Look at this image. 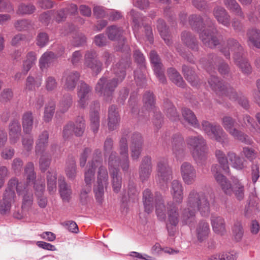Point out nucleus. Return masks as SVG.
<instances>
[{
    "label": "nucleus",
    "mask_w": 260,
    "mask_h": 260,
    "mask_svg": "<svg viewBox=\"0 0 260 260\" xmlns=\"http://www.w3.org/2000/svg\"><path fill=\"white\" fill-rule=\"evenodd\" d=\"M119 152L120 158H117L115 152H112L108 158V165L113 191L118 192L121 187V179L118 176V167L121 166L124 171L128 170L129 161L128 157V146L126 139L122 138L120 141Z\"/></svg>",
    "instance_id": "obj_1"
},
{
    "label": "nucleus",
    "mask_w": 260,
    "mask_h": 260,
    "mask_svg": "<svg viewBox=\"0 0 260 260\" xmlns=\"http://www.w3.org/2000/svg\"><path fill=\"white\" fill-rule=\"evenodd\" d=\"M197 211L203 216L207 215L210 212V205L203 192L192 189L189 193L186 208L182 213V219L184 224L190 225L193 222Z\"/></svg>",
    "instance_id": "obj_2"
},
{
    "label": "nucleus",
    "mask_w": 260,
    "mask_h": 260,
    "mask_svg": "<svg viewBox=\"0 0 260 260\" xmlns=\"http://www.w3.org/2000/svg\"><path fill=\"white\" fill-rule=\"evenodd\" d=\"M125 67L126 64L123 62L116 64L113 70L114 74L118 77L117 80L115 79L108 80L105 77H102L95 86V91L103 94L106 98H110L118 82L122 81L124 79L125 75Z\"/></svg>",
    "instance_id": "obj_3"
},
{
    "label": "nucleus",
    "mask_w": 260,
    "mask_h": 260,
    "mask_svg": "<svg viewBox=\"0 0 260 260\" xmlns=\"http://www.w3.org/2000/svg\"><path fill=\"white\" fill-rule=\"evenodd\" d=\"M218 168V166H214L212 169V173L223 191L226 194L230 196L234 193L238 200H242L244 197V185L236 178L233 180V185H232L224 175L218 173L217 170Z\"/></svg>",
    "instance_id": "obj_4"
},
{
    "label": "nucleus",
    "mask_w": 260,
    "mask_h": 260,
    "mask_svg": "<svg viewBox=\"0 0 260 260\" xmlns=\"http://www.w3.org/2000/svg\"><path fill=\"white\" fill-rule=\"evenodd\" d=\"M155 212L159 220L164 221L167 218V229L170 226H177L179 222L180 219L179 209L174 203H168L166 207L161 199L158 200L156 201Z\"/></svg>",
    "instance_id": "obj_5"
},
{
    "label": "nucleus",
    "mask_w": 260,
    "mask_h": 260,
    "mask_svg": "<svg viewBox=\"0 0 260 260\" xmlns=\"http://www.w3.org/2000/svg\"><path fill=\"white\" fill-rule=\"evenodd\" d=\"M221 51L226 58L230 57V52H233L235 54L234 58L235 63L239 67L242 72L245 74L251 72V68L249 63L241 55L242 48L236 40H228L226 46L221 49Z\"/></svg>",
    "instance_id": "obj_6"
},
{
    "label": "nucleus",
    "mask_w": 260,
    "mask_h": 260,
    "mask_svg": "<svg viewBox=\"0 0 260 260\" xmlns=\"http://www.w3.org/2000/svg\"><path fill=\"white\" fill-rule=\"evenodd\" d=\"M186 144L197 162H202L207 158V148L202 136H190L186 139Z\"/></svg>",
    "instance_id": "obj_7"
},
{
    "label": "nucleus",
    "mask_w": 260,
    "mask_h": 260,
    "mask_svg": "<svg viewBox=\"0 0 260 260\" xmlns=\"http://www.w3.org/2000/svg\"><path fill=\"white\" fill-rule=\"evenodd\" d=\"M22 184L19 183L16 178H12L9 181L8 187L6 189L3 199L0 202L1 214H6L10 211L11 205L14 202L15 190H16L18 193H20L22 190Z\"/></svg>",
    "instance_id": "obj_8"
},
{
    "label": "nucleus",
    "mask_w": 260,
    "mask_h": 260,
    "mask_svg": "<svg viewBox=\"0 0 260 260\" xmlns=\"http://www.w3.org/2000/svg\"><path fill=\"white\" fill-rule=\"evenodd\" d=\"M202 130L212 139L224 145L228 143V136L219 125H213L207 121L202 123Z\"/></svg>",
    "instance_id": "obj_9"
},
{
    "label": "nucleus",
    "mask_w": 260,
    "mask_h": 260,
    "mask_svg": "<svg viewBox=\"0 0 260 260\" xmlns=\"http://www.w3.org/2000/svg\"><path fill=\"white\" fill-rule=\"evenodd\" d=\"M235 120L230 116H224L222 118V125L224 129L234 138L243 143L250 145L252 141L246 135L235 127Z\"/></svg>",
    "instance_id": "obj_10"
},
{
    "label": "nucleus",
    "mask_w": 260,
    "mask_h": 260,
    "mask_svg": "<svg viewBox=\"0 0 260 260\" xmlns=\"http://www.w3.org/2000/svg\"><path fill=\"white\" fill-rule=\"evenodd\" d=\"M95 155L90 162V167H93L94 170H97V183H108V174L106 168L103 165L101 153L99 151L95 152Z\"/></svg>",
    "instance_id": "obj_11"
},
{
    "label": "nucleus",
    "mask_w": 260,
    "mask_h": 260,
    "mask_svg": "<svg viewBox=\"0 0 260 260\" xmlns=\"http://www.w3.org/2000/svg\"><path fill=\"white\" fill-rule=\"evenodd\" d=\"M123 30L119 27L112 25L108 27L107 34L108 38L112 41H117L118 45L116 46L117 51H128L129 48L125 45L123 38Z\"/></svg>",
    "instance_id": "obj_12"
},
{
    "label": "nucleus",
    "mask_w": 260,
    "mask_h": 260,
    "mask_svg": "<svg viewBox=\"0 0 260 260\" xmlns=\"http://www.w3.org/2000/svg\"><path fill=\"white\" fill-rule=\"evenodd\" d=\"M85 123L82 118L75 123L69 122L63 128L62 136L64 139L71 138L74 134L76 136H81L83 134Z\"/></svg>",
    "instance_id": "obj_13"
},
{
    "label": "nucleus",
    "mask_w": 260,
    "mask_h": 260,
    "mask_svg": "<svg viewBox=\"0 0 260 260\" xmlns=\"http://www.w3.org/2000/svg\"><path fill=\"white\" fill-rule=\"evenodd\" d=\"M180 173L184 183L191 185L196 182L197 174L195 167L190 163L184 162L180 167Z\"/></svg>",
    "instance_id": "obj_14"
},
{
    "label": "nucleus",
    "mask_w": 260,
    "mask_h": 260,
    "mask_svg": "<svg viewBox=\"0 0 260 260\" xmlns=\"http://www.w3.org/2000/svg\"><path fill=\"white\" fill-rule=\"evenodd\" d=\"M157 175L156 180L158 183L163 184L172 178L171 170L168 165L167 159L159 160L157 166Z\"/></svg>",
    "instance_id": "obj_15"
},
{
    "label": "nucleus",
    "mask_w": 260,
    "mask_h": 260,
    "mask_svg": "<svg viewBox=\"0 0 260 260\" xmlns=\"http://www.w3.org/2000/svg\"><path fill=\"white\" fill-rule=\"evenodd\" d=\"M96 52L94 51H87L85 55L84 66L90 68L96 75L101 71L102 63L95 59Z\"/></svg>",
    "instance_id": "obj_16"
},
{
    "label": "nucleus",
    "mask_w": 260,
    "mask_h": 260,
    "mask_svg": "<svg viewBox=\"0 0 260 260\" xmlns=\"http://www.w3.org/2000/svg\"><path fill=\"white\" fill-rule=\"evenodd\" d=\"M211 29L212 33L209 32L208 29H204L200 32V38L206 46L213 48L218 44L219 41L214 35L216 30H214L213 27Z\"/></svg>",
    "instance_id": "obj_17"
},
{
    "label": "nucleus",
    "mask_w": 260,
    "mask_h": 260,
    "mask_svg": "<svg viewBox=\"0 0 260 260\" xmlns=\"http://www.w3.org/2000/svg\"><path fill=\"white\" fill-rule=\"evenodd\" d=\"M132 157L134 159H137L141 153L143 140L141 135L139 133H135L131 137Z\"/></svg>",
    "instance_id": "obj_18"
},
{
    "label": "nucleus",
    "mask_w": 260,
    "mask_h": 260,
    "mask_svg": "<svg viewBox=\"0 0 260 260\" xmlns=\"http://www.w3.org/2000/svg\"><path fill=\"white\" fill-rule=\"evenodd\" d=\"M150 59L153 64L154 72L159 81L162 83L166 81L164 75V72L161 69V65L158 55L154 51H151L150 53Z\"/></svg>",
    "instance_id": "obj_19"
},
{
    "label": "nucleus",
    "mask_w": 260,
    "mask_h": 260,
    "mask_svg": "<svg viewBox=\"0 0 260 260\" xmlns=\"http://www.w3.org/2000/svg\"><path fill=\"white\" fill-rule=\"evenodd\" d=\"M210 233V226L208 222L201 221L197 225L196 235L200 242L206 240Z\"/></svg>",
    "instance_id": "obj_20"
},
{
    "label": "nucleus",
    "mask_w": 260,
    "mask_h": 260,
    "mask_svg": "<svg viewBox=\"0 0 260 260\" xmlns=\"http://www.w3.org/2000/svg\"><path fill=\"white\" fill-rule=\"evenodd\" d=\"M79 78V74L77 72H67L64 76V87L67 90H73L75 88L76 83Z\"/></svg>",
    "instance_id": "obj_21"
},
{
    "label": "nucleus",
    "mask_w": 260,
    "mask_h": 260,
    "mask_svg": "<svg viewBox=\"0 0 260 260\" xmlns=\"http://www.w3.org/2000/svg\"><path fill=\"white\" fill-rule=\"evenodd\" d=\"M183 186L178 180L173 181L171 184V192L174 200L178 203L182 202L183 198Z\"/></svg>",
    "instance_id": "obj_22"
},
{
    "label": "nucleus",
    "mask_w": 260,
    "mask_h": 260,
    "mask_svg": "<svg viewBox=\"0 0 260 260\" xmlns=\"http://www.w3.org/2000/svg\"><path fill=\"white\" fill-rule=\"evenodd\" d=\"M213 14L219 23L225 26L230 25V16L223 8L220 7H215L213 11Z\"/></svg>",
    "instance_id": "obj_23"
},
{
    "label": "nucleus",
    "mask_w": 260,
    "mask_h": 260,
    "mask_svg": "<svg viewBox=\"0 0 260 260\" xmlns=\"http://www.w3.org/2000/svg\"><path fill=\"white\" fill-rule=\"evenodd\" d=\"M151 172V158L145 157L141 164L140 168V177L142 181L146 180L150 175Z\"/></svg>",
    "instance_id": "obj_24"
},
{
    "label": "nucleus",
    "mask_w": 260,
    "mask_h": 260,
    "mask_svg": "<svg viewBox=\"0 0 260 260\" xmlns=\"http://www.w3.org/2000/svg\"><path fill=\"white\" fill-rule=\"evenodd\" d=\"M215 155L216 159H217L218 162H219L220 165H214L212 166L211 168V170L212 168L215 166H218L219 167L218 169V172L219 174H221L220 172V169L221 168L225 172H228L229 170V160L226 158L225 153L220 150H216L215 152Z\"/></svg>",
    "instance_id": "obj_25"
},
{
    "label": "nucleus",
    "mask_w": 260,
    "mask_h": 260,
    "mask_svg": "<svg viewBox=\"0 0 260 260\" xmlns=\"http://www.w3.org/2000/svg\"><path fill=\"white\" fill-rule=\"evenodd\" d=\"M211 223L213 230L217 234H223L225 231V221L220 216L212 215L211 218Z\"/></svg>",
    "instance_id": "obj_26"
},
{
    "label": "nucleus",
    "mask_w": 260,
    "mask_h": 260,
    "mask_svg": "<svg viewBox=\"0 0 260 260\" xmlns=\"http://www.w3.org/2000/svg\"><path fill=\"white\" fill-rule=\"evenodd\" d=\"M120 121V118L116 111V107L111 106L109 109L108 113V126L110 130H114L117 128Z\"/></svg>",
    "instance_id": "obj_27"
},
{
    "label": "nucleus",
    "mask_w": 260,
    "mask_h": 260,
    "mask_svg": "<svg viewBox=\"0 0 260 260\" xmlns=\"http://www.w3.org/2000/svg\"><path fill=\"white\" fill-rule=\"evenodd\" d=\"M34 188L36 190V194L38 198V205L41 208H45L47 204V200L46 198L42 197V194L45 189V181L42 180L35 183Z\"/></svg>",
    "instance_id": "obj_28"
},
{
    "label": "nucleus",
    "mask_w": 260,
    "mask_h": 260,
    "mask_svg": "<svg viewBox=\"0 0 260 260\" xmlns=\"http://www.w3.org/2000/svg\"><path fill=\"white\" fill-rule=\"evenodd\" d=\"M228 160L231 166L237 170H241L245 167V160L233 152H228Z\"/></svg>",
    "instance_id": "obj_29"
},
{
    "label": "nucleus",
    "mask_w": 260,
    "mask_h": 260,
    "mask_svg": "<svg viewBox=\"0 0 260 260\" xmlns=\"http://www.w3.org/2000/svg\"><path fill=\"white\" fill-rule=\"evenodd\" d=\"M226 93L230 99L237 101L238 103L245 109L248 108L249 104L247 99L241 94H238L233 88L227 89Z\"/></svg>",
    "instance_id": "obj_30"
},
{
    "label": "nucleus",
    "mask_w": 260,
    "mask_h": 260,
    "mask_svg": "<svg viewBox=\"0 0 260 260\" xmlns=\"http://www.w3.org/2000/svg\"><path fill=\"white\" fill-rule=\"evenodd\" d=\"M58 181L60 197L64 202H68L72 194L71 187L67 185L64 179H59Z\"/></svg>",
    "instance_id": "obj_31"
},
{
    "label": "nucleus",
    "mask_w": 260,
    "mask_h": 260,
    "mask_svg": "<svg viewBox=\"0 0 260 260\" xmlns=\"http://www.w3.org/2000/svg\"><path fill=\"white\" fill-rule=\"evenodd\" d=\"M143 202L145 211L151 213L153 209V199L150 191L147 189L143 192Z\"/></svg>",
    "instance_id": "obj_32"
},
{
    "label": "nucleus",
    "mask_w": 260,
    "mask_h": 260,
    "mask_svg": "<svg viewBox=\"0 0 260 260\" xmlns=\"http://www.w3.org/2000/svg\"><path fill=\"white\" fill-rule=\"evenodd\" d=\"M182 116L184 120L190 125L195 128L199 127V124L196 115L190 110L187 108L182 109Z\"/></svg>",
    "instance_id": "obj_33"
},
{
    "label": "nucleus",
    "mask_w": 260,
    "mask_h": 260,
    "mask_svg": "<svg viewBox=\"0 0 260 260\" xmlns=\"http://www.w3.org/2000/svg\"><path fill=\"white\" fill-rule=\"evenodd\" d=\"M248 42L251 44L260 48V30L257 29H251L247 32Z\"/></svg>",
    "instance_id": "obj_34"
},
{
    "label": "nucleus",
    "mask_w": 260,
    "mask_h": 260,
    "mask_svg": "<svg viewBox=\"0 0 260 260\" xmlns=\"http://www.w3.org/2000/svg\"><path fill=\"white\" fill-rule=\"evenodd\" d=\"M49 134L47 131H44L40 136L36 145V152L44 151L48 142Z\"/></svg>",
    "instance_id": "obj_35"
},
{
    "label": "nucleus",
    "mask_w": 260,
    "mask_h": 260,
    "mask_svg": "<svg viewBox=\"0 0 260 260\" xmlns=\"http://www.w3.org/2000/svg\"><path fill=\"white\" fill-rule=\"evenodd\" d=\"M168 72L169 77L173 82L178 86L182 87L184 86V81L181 76L175 69L173 68H170L168 70Z\"/></svg>",
    "instance_id": "obj_36"
},
{
    "label": "nucleus",
    "mask_w": 260,
    "mask_h": 260,
    "mask_svg": "<svg viewBox=\"0 0 260 260\" xmlns=\"http://www.w3.org/2000/svg\"><path fill=\"white\" fill-rule=\"evenodd\" d=\"M182 71L186 80L190 83L192 86L197 85L198 78L194 74V72L189 67L184 66L182 67Z\"/></svg>",
    "instance_id": "obj_37"
},
{
    "label": "nucleus",
    "mask_w": 260,
    "mask_h": 260,
    "mask_svg": "<svg viewBox=\"0 0 260 260\" xmlns=\"http://www.w3.org/2000/svg\"><path fill=\"white\" fill-rule=\"evenodd\" d=\"M22 125L23 130L25 133L29 134L31 132L32 125V115L31 112L25 113L22 119Z\"/></svg>",
    "instance_id": "obj_38"
},
{
    "label": "nucleus",
    "mask_w": 260,
    "mask_h": 260,
    "mask_svg": "<svg viewBox=\"0 0 260 260\" xmlns=\"http://www.w3.org/2000/svg\"><path fill=\"white\" fill-rule=\"evenodd\" d=\"M224 4L227 8L235 12L236 15L243 17V13L236 0H224Z\"/></svg>",
    "instance_id": "obj_39"
},
{
    "label": "nucleus",
    "mask_w": 260,
    "mask_h": 260,
    "mask_svg": "<svg viewBox=\"0 0 260 260\" xmlns=\"http://www.w3.org/2000/svg\"><path fill=\"white\" fill-rule=\"evenodd\" d=\"M9 129L10 138L13 142H15L21 131L20 124L17 120H14L10 124Z\"/></svg>",
    "instance_id": "obj_40"
},
{
    "label": "nucleus",
    "mask_w": 260,
    "mask_h": 260,
    "mask_svg": "<svg viewBox=\"0 0 260 260\" xmlns=\"http://www.w3.org/2000/svg\"><path fill=\"white\" fill-rule=\"evenodd\" d=\"M157 27L162 38L168 45H169L170 43V37L164 21L162 20H158Z\"/></svg>",
    "instance_id": "obj_41"
},
{
    "label": "nucleus",
    "mask_w": 260,
    "mask_h": 260,
    "mask_svg": "<svg viewBox=\"0 0 260 260\" xmlns=\"http://www.w3.org/2000/svg\"><path fill=\"white\" fill-rule=\"evenodd\" d=\"M56 173L55 172H48L47 175L48 190L50 193L54 192L56 190Z\"/></svg>",
    "instance_id": "obj_42"
},
{
    "label": "nucleus",
    "mask_w": 260,
    "mask_h": 260,
    "mask_svg": "<svg viewBox=\"0 0 260 260\" xmlns=\"http://www.w3.org/2000/svg\"><path fill=\"white\" fill-rule=\"evenodd\" d=\"M107 184H108L97 183V185L94 187L93 191L95 193L96 200L100 203H102L103 201L104 187H106Z\"/></svg>",
    "instance_id": "obj_43"
},
{
    "label": "nucleus",
    "mask_w": 260,
    "mask_h": 260,
    "mask_svg": "<svg viewBox=\"0 0 260 260\" xmlns=\"http://www.w3.org/2000/svg\"><path fill=\"white\" fill-rule=\"evenodd\" d=\"M55 111V104L54 102H51L47 105L45 108L44 113V120L46 122H49L51 119Z\"/></svg>",
    "instance_id": "obj_44"
},
{
    "label": "nucleus",
    "mask_w": 260,
    "mask_h": 260,
    "mask_svg": "<svg viewBox=\"0 0 260 260\" xmlns=\"http://www.w3.org/2000/svg\"><path fill=\"white\" fill-rule=\"evenodd\" d=\"M42 152L43 153L40 158L39 166L41 170L44 172L47 169L50 165L51 157L47 153H45L44 151Z\"/></svg>",
    "instance_id": "obj_45"
},
{
    "label": "nucleus",
    "mask_w": 260,
    "mask_h": 260,
    "mask_svg": "<svg viewBox=\"0 0 260 260\" xmlns=\"http://www.w3.org/2000/svg\"><path fill=\"white\" fill-rule=\"evenodd\" d=\"M89 162L87 166L86 170L84 174V181L86 185H91L94 179V170L93 167H90Z\"/></svg>",
    "instance_id": "obj_46"
},
{
    "label": "nucleus",
    "mask_w": 260,
    "mask_h": 260,
    "mask_svg": "<svg viewBox=\"0 0 260 260\" xmlns=\"http://www.w3.org/2000/svg\"><path fill=\"white\" fill-rule=\"evenodd\" d=\"M56 56L52 52H46L41 56L40 59V67L42 68L52 61L55 58Z\"/></svg>",
    "instance_id": "obj_47"
},
{
    "label": "nucleus",
    "mask_w": 260,
    "mask_h": 260,
    "mask_svg": "<svg viewBox=\"0 0 260 260\" xmlns=\"http://www.w3.org/2000/svg\"><path fill=\"white\" fill-rule=\"evenodd\" d=\"M208 83L211 88L216 91H222L224 90L222 83L215 76H212L209 79Z\"/></svg>",
    "instance_id": "obj_48"
},
{
    "label": "nucleus",
    "mask_w": 260,
    "mask_h": 260,
    "mask_svg": "<svg viewBox=\"0 0 260 260\" xmlns=\"http://www.w3.org/2000/svg\"><path fill=\"white\" fill-rule=\"evenodd\" d=\"M66 173L67 177L70 179H74L75 178L76 175V167L74 160H72L67 163Z\"/></svg>",
    "instance_id": "obj_49"
},
{
    "label": "nucleus",
    "mask_w": 260,
    "mask_h": 260,
    "mask_svg": "<svg viewBox=\"0 0 260 260\" xmlns=\"http://www.w3.org/2000/svg\"><path fill=\"white\" fill-rule=\"evenodd\" d=\"M72 104V97L70 94L63 96L59 105L60 110L62 112L67 111Z\"/></svg>",
    "instance_id": "obj_50"
},
{
    "label": "nucleus",
    "mask_w": 260,
    "mask_h": 260,
    "mask_svg": "<svg viewBox=\"0 0 260 260\" xmlns=\"http://www.w3.org/2000/svg\"><path fill=\"white\" fill-rule=\"evenodd\" d=\"M32 66V53L29 52L23 61L22 73L26 75Z\"/></svg>",
    "instance_id": "obj_51"
},
{
    "label": "nucleus",
    "mask_w": 260,
    "mask_h": 260,
    "mask_svg": "<svg viewBox=\"0 0 260 260\" xmlns=\"http://www.w3.org/2000/svg\"><path fill=\"white\" fill-rule=\"evenodd\" d=\"M91 127L94 133H96L99 127L100 119L99 113L94 111L90 114Z\"/></svg>",
    "instance_id": "obj_52"
},
{
    "label": "nucleus",
    "mask_w": 260,
    "mask_h": 260,
    "mask_svg": "<svg viewBox=\"0 0 260 260\" xmlns=\"http://www.w3.org/2000/svg\"><path fill=\"white\" fill-rule=\"evenodd\" d=\"M13 96V93L11 89H5L0 94V102L3 104L7 103L11 100Z\"/></svg>",
    "instance_id": "obj_53"
},
{
    "label": "nucleus",
    "mask_w": 260,
    "mask_h": 260,
    "mask_svg": "<svg viewBox=\"0 0 260 260\" xmlns=\"http://www.w3.org/2000/svg\"><path fill=\"white\" fill-rule=\"evenodd\" d=\"M91 90V88L87 84L81 81L78 87L77 95L79 96L80 93H81L83 96L89 97Z\"/></svg>",
    "instance_id": "obj_54"
},
{
    "label": "nucleus",
    "mask_w": 260,
    "mask_h": 260,
    "mask_svg": "<svg viewBox=\"0 0 260 260\" xmlns=\"http://www.w3.org/2000/svg\"><path fill=\"white\" fill-rule=\"evenodd\" d=\"M233 232L235 238L237 240L241 239L243 236V232L242 224L240 222L237 221L235 223Z\"/></svg>",
    "instance_id": "obj_55"
},
{
    "label": "nucleus",
    "mask_w": 260,
    "mask_h": 260,
    "mask_svg": "<svg viewBox=\"0 0 260 260\" xmlns=\"http://www.w3.org/2000/svg\"><path fill=\"white\" fill-rule=\"evenodd\" d=\"M143 101L145 106L147 109H152L154 105V98L152 93L149 92L146 93L144 95Z\"/></svg>",
    "instance_id": "obj_56"
},
{
    "label": "nucleus",
    "mask_w": 260,
    "mask_h": 260,
    "mask_svg": "<svg viewBox=\"0 0 260 260\" xmlns=\"http://www.w3.org/2000/svg\"><path fill=\"white\" fill-rule=\"evenodd\" d=\"M168 108L166 111L167 116L172 120H177L179 119V116L176 112L175 108L171 104H168Z\"/></svg>",
    "instance_id": "obj_57"
},
{
    "label": "nucleus",
    "mask_w": 260,
    "mask_h": 260,
    "mask_svg": "<svg viewBox=\"0 0 260 260\" xmlns=\"http://www.w3.org/2000/svg\"><path fill=\"white\" fill-rule=\"evenodd\" d=\"M241 154L250 161L253 160L256 157L255 151L252 148L248 147H245L243 148Z\"/></svg>",
    "instance_id": "obj_58"
},
{
    "label": "nucleus",
    "mask_w": 260,
    "mask_h": 260,
    "mask_svg": "<svg viewBox=\"0 0 260 260\" xmlns=\"http://www.w3.org/2000/svg\"><path fill=\"white\" fill-rule=\"evenodd\" d=\"M182 40L186 45L192 47L195 45V39L188 32H183L181 35Z\"/></svg>",
    "instance_id": "obj_59"
},
{
    "label": "nucleus",
    "mask_w": 260,
    "mask_h": 260,
    "mask_svg": "<svg viewBox=\"0 0 260 260\" xmlns=\"http://www.w3.org/2000/svg\"><path fill=\"white\" fill-rule=\"evenodd\" d=\"M86 42V38L82 34L76 35L73 38V44L74 46H79L84 44Z\"/></svg>",
    "instance_id": "obj_60"
},
{
    "label": "nucleus",
    "mask_w": 260,
    "mask_h": 260,
    "mask_svg": "<svg viewBox=\"0 0 260 260\" xmlns=\"http://www.w3.org/2000/svg\"><path fill=\"white\" fill-rule=\"evenodd\" d=\"M222 260H236L238 254L235 251L221 252Z\"/></svg>",
    "instance_id": "obj_61"
},
{
    "label": "nucleus",
    "mask_w": 260,
    "mask_h": 260,
    "mask_svg": "<svg viewBox=\"0 0 260 260\" xmlns=\"http://www.w3.org/2000/svg\"><path fill=\"white\" fill-rule=\"evenodd\" d=\"M48 38L46 34L40 33L37 39V44L40 47L44 46L48 42Z\"/></svg>",
    "instance_id": "obj_62"
},
{
    "label": "nucleus",
    "mask_w": 260,
    "mask_h": 260,
    "mask_svg": "<svg viewBox=\"0 0 260 260\" xmlns=\"http://www.w3.org/2000/svg\"><path fill=\"white\" fill-rule=\"evenodd\" d=\"M36 244L38 247L45 250L50 251H56L57 250L54 245L44 241H38L37 242Z\"/></svg>",
    "instance_id": "obj_63"
},
{
    "label": "nucleus",
    "mask_w": 260,
    "mask_h": 260,
    "mask_svg": "<svg viewBox=\"0 0 260 260\" xmlns=\"http://www.w3.org/2000/svg\"><path fill=\"white\" fill-rule=\"evenodd\" d=\"M46 86L48 90H52L55 88L57 86L55 79L52 77H48L46 81Z\"/></svg>",
    "instance_id": "obj_64"
}]
</instances>
